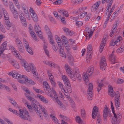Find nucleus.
<instances>
[{"instance_id":"obj_49","label":"nucleus","mask_w":124,"mask_h":124,"mask_svg":"<svg viewBox=\"0 0 124 124\" xmlns=\"http://www.w3.org/2000/svg\"><path fill=\"white\" fill-rule=\"evenodd\" d=\"M74 74L75 77L76 78H79V79H80L81 78L80 75L78 72L75 71Z\"/></svg>"},{"instance_id":"obj_59","label":"nucleus","mask_w":124,"mask_h":124,"mask_svg":"<svg viewBox=\"0 0 124 124\" xmlns=\"http://www.w3.org/2000/svg\"><path fill=\"white\" fill-rule=\"evenodd\" d=\"M25 16L29 15V13L28 10H26V8L23 9Z\"/></svg>"},{"instance_id":"obj_17","label":"nucleus","mask_w":124,"mask_h":124,"mask_svg":"<svg viewBox=\"0 0 124 124\" xmlns=\"http://www.w3.org/2000/svg\"><path fill=\"white\" fill-rule=\"evenodd\" d=\"M57 102L58 104L60 105V108L63 110H66V107L64 105L62 102L60 100L58 99H56Z\"/></svg>"},{"instance_id":"obj_16","label":"nucleus","mask_w":124,"mask_h":124,"mask_svg":"<svg viewBox=\"0 0 124 124\" xmlns=\"http://www.w3.org/2000/svg\"><path fill=\"white\" fill-rule=\"evenodd\" d=\"M63 30L67 35L72 36L74 34L73 32L72 31L69 30V29L66 27H63L62 28Z\"/></svg>"},{"instance_id":"obj_52","label":"nucleus","mask_w":124,"mask_h":124,"mask_svg":"<svg viewBox=\"0 0 124 124\" xmlns=\"http://www.w3.org/2000/svg\"><path fill=\"white\" fill-rule=\"evenodd\" d=\"M43 62L46 65H47L49 66H51V67H52V62L50 61H44Z\"/></svg>"},{"instance_id":"obj_31","label":"nucleus","mask_w":124,"mask_h":124,"mask_svg":"<svg viewBox=\"0 0 124 124\" xmlns=\"http://www.w3.org/2000/svg\"><path fill=\"white\" fill-rule=\"evenodd\" d=\"M58 83V84L59 86V87L61 89V90L62 92H63V90L64 91V92H65V90L64 89V88L63 87V86H64L62 83L60 81H58L57 82Z\"/></svg>"},{"instance_id":"obj_4","label":"nucleus","mask_w":124,"mask_h":124,"mask_svg":"<svg viewBox=\"0 0 124 124\" xmlns=\"http://www.w3.org/2000/svg\"><path fill=\"white\" fill-rule=\"evenodd\" d=\"M19 113L18 116L24 120H28L29 121L31 120V117L29 115L27 111L20 108L19 109Z\"/></svg>"},{"instance_id":"obj_10","label":"nucleus","mask_w":124,"mask_h":124,"mask_svg":"<svg viewBox=\"0 0 124 124\" xmlns=\"http://www.w3.org/2000/svg\"><path fill=\"white\" fill-rule=\"evenodd\" d=\"M19 17L21 23L23 26L26 27L27 24V22L26 21V18L23 14L21 13L19 15Z\"/></svg>"},{"instance_id":"obj_40","label":"nucleus","mask_w":124,"mask_h":124,"mask_svg":"<svg viewBox=\"0 0 124 124\" xmlns=\"http://www.w3.org/2000/svg\"><path fill=\"white\" fill-rule=\"evenodd\" d=\"M59 52L60 55L62 57H64L66 58V54L63 51H62L61 49L59 50Z\"/></svg>"},{"instance_id":"obj_62","label":"nucleus","mask_w":124,"mask_h":124,"mask_svg":"<svg viewBox=\"0 0 124 124\" xmlns=\"http://www.w3.org/2000/svg\"><path fill=\"white\" fill-rule=\"evenodd\" d=\"M115 105L116 108V110L117 111L120 108V103H119L115 104Z\"/></svg>"},{"instance_id":"obj_61","label":"nucleus","mask_w":124,"mask_h":124,"mask_svg":"<svg viewBox=\"0 0 124 124\" xmlns=\"http://www.w3.org/2000/svg\"><path fill=\"white\" fill-rule=\"evenodd\" d=\"M59 47H60V48L61 49H62V50H63V47H62V45L63 44V42H62V41L61 42H60L59 43H57Z\"/></svg>"},{"instance_id":"obj_33","label":"nucleus","mask_w":124,"mask_h":124,"mask_svg":"<svg viewBox=\"0 0 124 124\" xmlns=\"http://www.w3.org/2000/svg\"><path fill=\"white\" fill-rule=\"evenodd\" d=\"M20 52L22 53H23L24 52V48L23 46V44H21L20 45H18L17 46Z\"/></svg>"},{"instance_id":"obj_29","label":"nucleus","mask_w":124,"mask_h":124,"mask_svg":"<svg viewBox=\"0 0 124 124\" xmlns=\"http://www.w3.org/2000/svg\"><path fill=\"white\" fill-rule=\"evenodd\" d=\"M44 29L46 33L48 34V36L52 34L49 28L47 25H46L44 27Z\"/></svg>"},{"instance_id":"obj_64","label":"nucleus","mask_w":124,"mask_h":124,"mask_svg":"<svg viewBox=\"0 0 124 124\" xmlns=\"http://www.w3.org/2000/svg\"><path fill=\"white\" fill-rule=\"evenodd\" d=\"M68 76L70 77L71 79L73 78L74 77H75L74 74H73V73L72 72H70L69 73H68Z\"/></svg>"},{"instance_id":"obj_28","label":"nucleus","mask_w":124,"mask_h":124,"mask_svg":"<svg viewBox=\"0 0 124 124\" xmlns=\"http://www.w3.org/2000/svg\"><path fill=\"white\" fill-rule=\"evenodd\" d=\"M39 99L43 103H48V101L46 99V98L42 95H39Z\"/></svg>"},{"instance_id":"obj_55","label":"nucleus","mask_w":124,"mask_h":124,"mask_svg":"<svg viewBox=\"0 0 124 124\" xmlns=\"http://www.w3.org/2000/svg\"><path fill=\"white\" fill-rule=\"evenodd\" d=\"M55 38L57 43H59L62 41L60 38L57 35L55 36Z\"/></svg>"},{"instance_id":"obj_3","label":"nucleus","mask_w":124,"mask_h":124,"mask_svg":"<svg viewBox=\"0 0 124 124\" xmlns=\"http://www.w3.org/2000/svg\"><path fill=\"white\" fill-rule=\"evenodd\" d=\"M98 109L97 107L95 106L94 107L92 114V117L93 119H94L97 116L96 124H101V117L100 114L98 112Z\"/></svg>"},{"instance_id":"obj_12","label":"nucleus","mask_w":124,"mask_h":124,"mask_svg":"<svg viewBox=\"0 0 124 124\" xmlns=\"http://www.w3.org/2000/svg\"><path fill=\"white\" fill-rule=\"evenodd\" d=\"M109 110H108V108L107 106L105 105L103 113V119L105 121H106L107 120L108 113V112L109 113L110 112H111L110 110H109Z\"/></svg>"},{"instance_id":"obj_63","label":"nucleus","mask_w":124,"mask_h":124,"mask_svg":"<svg viewBox=\"0 0 124 124\" xmlns=\"http://www.w3.org/2000/svg\"><path fill=\"white\" fill-rule=\"evenodd\" d=\"M83 24V23L81 21H77L76 22V25L78 26H82Z\"/></svg>"},{"instance_id":"obj_32","label":"nucleus","mask_w":124,"mask_h":124,"mask_svg":"<svg viewBox=\"0 0 124 124\" xmlns=\"http://www.w3.org/2000/svg\"><path fill=\"white\" fill-rule=\"evenodd\" d=\"M48 38H49V43H50L52 45L54 44V42L53 39V36L52 34L49 35L48 36Z\"/></svg>"},{"instance_id":"obj_34","label":"nucleus","mask_w":124,"mask_h":124,"mask_svg":"<svg viewBox=\"0 0 124 124\" xmlns=\"http://www.w3.org/2000/svg\"><path fill=\"white\" fill-rule=\"evenodd\" d=\"M41 29H39V38L42 40L45 41V38L43 36V33L41 31Z\"/></svg>"},{"instance_id":"obj_46","label":"nucleus","mask_w":124,"mask_h":124,"mask_svg":"<svg viewBox=\"0 0 124 124\" xmlns=\"http://www.w3.org/2000/svg\"><path fill=\"white\" fill-rule=\"evenodd\" d=\"M87 14V12L83 11L79 14V16L81 18H83Z\"/></svg>"},{"instance_id":"obj_11","label":"nucleus","mask_w":124,"mask_h":124,"mask_svg":"<svg viewBox=\"0 0 124 124\" xmlns=\"http://www.w3.org/2000/svg\"><path fill=\"white\" fill-rule=\"evenodd\" d=\"M9 49L11 50L12 52L13 53L14 55H15L16 57L20 59H21V56L18 53L13 46L9 45Z\"/></svg>"},{"instance_id":"obj_24","label":"nucleus","mask_w":124,"mask_h":124,"mask_svg":"<svg viewBox=\"0 0 124 124\" xmlns=\"http://www.w3.org/2000/svg\"><path fill=\"white\" fill-rule=\"evenodd\" d=\"M122 38L120 36H118L116 40L115 41V45L118 46L120 45L121 43V40H122Z\"/></svg>"},{"instance_id":"obj_15","label":"nucleus","mask_w":124,"mask_h":124,"mask_svg":"<svg viewBox=\"0 0 124 124\" xmlns=\"http://www.w3.org/2000/svg\"><path fill=\"white\" fill-rule=\"evenodd\" d=\"M7 44V41H4L2 44L1 46L0 47V56L1 54H2L4 51L6 49H7L6 46Z\"/></svg>"},{"instance_id":"obj_13","label":"nucleus","mask_w":124,"mask_h":124,"mask_svg":"<svg viewBox=\"0 0 124 124\" xmlns=\"http://www.w3.org/2000/svg\"><path fill=\"white\" fill-rule=\"evenodd\" d=\"M27 98L29 100L32 102L31 104H33V105H32V107L34 108V110L37 114L38 115L39 112H38V107H37V105L33 103V102L34 101H35L34 99L30 96H28Z\"/></svg>"},{"instance_id":"obj_27","label":"nucleus","mask_w":124,"mask_h":124,"mask_svg":"<svg viewBox=\"0 0 124 124\" xmlns=\"http://www.w3.org/2000/svg\"><path fill=\"white\" fill-rule=\"evenodd\" d=\"M100 4V2L98 1L94 5L92 6V8L93 10L95 11H96L97 8L99 7V5Z\"/></svg>"},{"instance_id":"obj_30","label":"nucleus","mask_w":124,"mask_h":124,"mask_svg":"<svg viewBox=\"0 0 124 124\" xmlns=\"http://www.w3.org/2000/svg\"><path fill=\"white\" fill-rule=\"evenodd\" d=\"M92 51H90V50H87V56L86 59H90L92 57Z\"/></svg>"},{"instance_id":"obj_41","label":"nucleus","mask_w":124,"mask_h":124,"mask_svg":"<svg viewBox=\"0 0 124 124\" xmlns=\"http://www.w3.org/2000/svg\"><path fill=\"white\" fill-rule=\"evenodd\" d=\"M67 88H66V89H67V90L66 91L67 92H66V91H65V92H64V91H63V93H64V94L66 96H67V97H66L68 99H69V98H70V97L69 96V93H71V90H70V92H69L68 91Z\"/></svg>"},{"instance_id":"obj_23","label":"nucleus","mask_w":124,"mask_h":124,"mask_svg":"<svg viewBox=\"0 0 124 124\" xmlns=\"http://www.w3.org/2000/svg\"><path fill=\"white\" fill-rule=\"evenodd\" d=\"M76 121L79 124H83V122L81 117L78 116H77L75 117Z\"/></svg>"},{"instance_id":"obj_35","label":"nucleus","mask_w":124,"mask_h":124,"mask_svg":"<svg viewBox=\"0 0 124 124\" xmlns=\"http://www.w3.org/2000/svg\"><path fill=\"white\" fill-rule=\"evenodd\" d=\"M124 51V47L121 46V47L118 49L116 51V52L117 53H122Z\"/></svg>"},{"instance_id":"obj_51","label":"nucleus","mask_w":124,"mask_h":124,"mask_svg":"<svg viewBox=\"0 0 124 124\" xmlns=\"http://www.w3.org/2000/svg\"><path fill=\"white\" fill-rule=\"evenodd\" d=\"M124 82V80L118 78L116 81V83L117 84H122Z\"/></svg>"},{"instance_id":"obj_9","label":"nucleus","mask_w":124,"mask_h":124,"mask_svg":"<svg viewBox=\"0 0 124 124\" xmlns=\"http://www.w3.org/2000/svg\"><path fill=\"white\" fill-rule=\"evenodd\" d=\"M101 69L102 70H104L106 69L107 64L106 61V59L104 57L102 58L100 62Z\"/></svg>"},{"instance_id":"obj_7","label":"nucleus","mask_w":124,"mask_h":124,"mask_svg":"<svg viewBox=\"0 0 124 124\" xmlns=\"http://www.w3.org/2000/svg\"><path fill=\"white\" fill-rule=\"evenodd\" d=\"M93 89V85L92 84L90 83L89 84V88L87 92V98L89 100H92L93 98L92 91Z\"/></svg>"},{"instance_id":"obj_57","label":"nucleus","mask_w":124,"mask_h":124,"mask_svg":"<svg viewBox=\"0 0 124 124\" xmlns=\"http://www.w3.org/2000/svg\"><path fill=\"white\" fill-rule=\"evenodd\" d=\"M0 30L3 32H5V30L3 25L1 24L0 25Z\"/></svg>"},{"instance_id":"obj_22","label":"nucleus","mask_w":124,"mask_h":124,"mask_svg":"<svg viewBox=\"0 0 124 124\" xmlns=\"http://www.w3.org/2000/svg\"><path fill=\"white\" fill-rule=\"evenodd\" d=\"M5 27L8 30L9 29L10 27H11L12 25L10 21L9 20H5Z\"/></svg>"},{"instance_id":"obj_45","label":"nucleus","mask_w":124,"mask_h":124,"mask_svg":"<svg viewBox=\"0 0 124 124\" xmlns=\"http://www.w3.org/2000/svg\"><path fill=\"white\" fill-rule=\"evenodd\" d=\"M117 25L116 24H114L111 30V31L114 33L116 31L117 29Z\"/></svg>"},{"instance_id":"obj_5","label":"nucleus","mask_w":124,"mask_h":124,"mask_svg":"<svg viewBox=\"0 0 124 124\" xmlns=\"http://www.w3.org/2000/svg\"><path fill=\"white\" fill-rule=\"evenodd\" d=\"M62 78L66 88H68V91L70 92L71 90V86L69 79L65 75H62Z\"/></svg>"},{"instance_id":"obj_60","label":"nucleus","mask_w":124,"mask_h":124,"mask_svg":"<svg viewBox=\"0 0 124 124\" xmlns=\"http://www.w3.org/2000/svg\"><path fill=\"white\" fill-rule=\"evenodd\" d=\"M44 42V44L43 45V47L44 50V49H47V44L46 42V41L45 40V41H43Z\"/></svg>"},{"instance_id":"obj_50","label":"nucleus","mask_w":124,"mask_h":124,"mask_svg":"<svg viewBox=\"0 0 124 124\" xmlns=\"http://www.w3.org/2000/svg\"><path fill=\"white\" fill-rule=\"evenodd\" d=\"M9 8L11 12H14L16 11V10L14 8V5L13 4H11L9 5Z\"/></svg>"},{"instance_id":"obj_56","label":"nucleus","mask_w":124,"mask_h":124,"mask_svg":"<svg viewBox=\"0 0 124 124\" xmlns=\"http://www.w3.org/2000/svg\"><path fill=\"white\" fill-rule=\"evenodd\" d=\"M33 16H31L33 20L35 22H36L38 21V17L37 16L36 14H35Z\"/></svg>"},{"instance_id":"obj_2","label":"nucleus","mask_w":124,"mask_h":124,"mask_svg":"<svg viewBox=\"0 0 124 124\" xmlns=\"http://www.w3.org/2000/svg\"><path fill=\"white\" fill-rule=\"evenodd\" d=\"M111 108L114 117L112 118L111 122L113 124H119L121 121V119L122 118L121 114L120 112L116 113V114L115 113L113 105L111 106Z\"/></svg>"},{"instance_id":"obj_18","label":"nucleus","mask_w":124,"mask_h":124,"mask_svg":"<svg viewBox=\"0 0 124 124\" xmlns=\"http://www.w3.org/2000/svg\"><path fill=\"white\" fill-rule=\"evenodd\" d=\"M108 94L112 97L115 95L114 92L113 91V88L111 86L109 85L108 88Z\"/></svg>"},{"instance_id":"obj_48","label":"nucleus","mask_w":124,"mask_h":124,"mask_svg":"<svg viewBox=\"0 0 124 124\" xmlns=\"http://www.w3.org/2000/svg\"><path fill=\"white\" fill-rule=\"evenodd\" d=\"M14 12H16L15 13L14 12H12L13 14L14 17L15 19H17L18 18V12L17 10H16V11H15Z\"/></svg>"},{"instance_id":"obj_37","label":"nucleus","mask_w":124,"mask_h":124,"mask_svg":"<svg viewBox=\"0 0 124 124\" xmlns=\"http://www.w3.org/2000/svg\"><path fill=\"white\" fill-rule=\"evenodd\" d=\"M29 11L30 12V14L31 16H34V15H35V14H36L35 13L34 10L31 8H30L29 10Z\"/></svg>"},{"instance_id":"obj_21","label":"nucleus","mask_w":124,"mask_h":124,"mask_svg":"<svg viewBox=\"0 0 124 124\" xmlns=\"http://www.w3.org/2000/svg\"><path fill=\"white\" fill-rule=\"evenodd\" d=\"M106 42L105 39H103L101 41L100 46V51L101 53L102 51Z\"/></svg>"},{"instance_id":"obj_43","label":"nucleus","mask_w":124,"mask_h":124,"mask_svg":"<svg viewBox=\"0 0 124 124\" xmlns=\"http://www.w3.org/2000/svg\"><path fill=\"white\" fill-rule=\"evenodd\" d=\"M15 5L17 7V8L18 9H20V6L19 3L18 1V0H16L15 1H13Z\"/></svg>"},{"instance_id":"obj_6","label":"nucleus","mask_w":124,"mask_h":124,"mask_svg":"<svg viewBox=\"0 0 124 124\" xmlns=\"http://www.w3.org/2000/svg\"><path fill=\"white\" fill-rule=\"evenodd\" d=\"M43 85L44 90L47 93L48 95L52 97L53 94L51 93V90L47 83L46 82H44L43 83Z\"/></svg>"},{"instance_id":"obj_54","label":"nucleus","mask_w":124,"mask_h":124,"mask_svg":"<svg viewBox=\"0 0 124 124\" xmlns=\"http://www.w3.org/2000/svg\"><path fill=\"white\" fill-rule=\"evenodd\" d=\"M52 47L53 50L55 52L57 51L58 47L56 45L54 44L52 45Z\"/></svg>"},{"instance_id":"obj_39","label":"nucleus","mask_w":124,"mask_h":124,"mask_svg":"<svg viewBox=\"0 0 124 124\" xmlns=\"http://www.w3.org/2000/svg\"><path fill=\"white\" fill-rule=\"evenodd\" d=\"M8 99L9 100L10 102L12 103V105L14 106H16V102L15 101L13 100L12 98L10 97H9L8 98Z\"/></svg>"},{"instance_id":"obj_14","label":"nucleus","mask_w":124,"mask_h":124,"mask_svg":"<svg viewBox=\"0 0 124 124\" xmlns=\"http://www.w3.org/2000/svg\"><path fill=\"white\" fill-rule=\"evenodd\" d=\"M114 51H113L112 54H110L109 56V58L111 60V62L113 64L117 62V61L116 60V57L115 55L114 54Z\"/></svg>"},{"instance_id":"obj_38","label":"nucleus","mask_w":124,"mask_h":124,"mask_svg":"<svg viewBox=\"0 0 124 124\" xmlns=\"http://www.w3.org/2000/svg\"><path fill=\"white\" fill-rule=\"evenodd\" d=\"M39 27V24L38 23H36L34 27V29L35 32L38 34H39V30L38 29V27Z\"/></svg>"},{"instance_id":"obj_58","label":"nucleus","mask_w":124,"mask_h":124,"mask_svg":"<svg viewBox=\"0 0 124 124\" xmlns=\"http://www.w3.org/2000/svg\"><path fill=\"white\" fill-rule=\"evenodd\" d=\"M91 13L88 14L85 17V21H88L90 19V17L91 16Z\"/></svg>"},{"instance_id":"obj_47","label":"nucleus","mask_w":124,"mask_h":124,"mask_svg":"<svg viewBox=\"0 0 124 124\" xmlns=\"http://www.w3.org/2000/svg\"><path fill=\"white\" fill-rule=\"evenodd\" d=\"M62 39L63 41V44L66 45L67 43L66 38L64 36H62Z\"/></svg>"},{"instance_id":"obj_8","label":"nucleus","mask_w":124,"mask_h":124,"mask_svg":"<svg viewBox=\"0 0 124 124\" xmlns=\"http://www.w3.org/2000/svg\"><path fill=\"white\" fill-rule=\"evenodd\" d=\"M94 68L93 66L92 65L88 68V69L85 73L83 75V78L85 80H86L88 79L87 75L90 76L93 71Z\"/></svg>"},{"instance_id":"obj_36","label":"nucleus","mask_w":124,"mask_h":124,"mask_svg":"<svg viewBox=\"0 0 124 124\" xmlns=\"http://www.w3.org/2000/svg\"><path fill=\"white\" fill-rule=\"evenodd\" d=\"M81 116L82 117L85 118L86 114L85 113V110L83 108L81 109Z\"/></svg>"},{"instance_id":"obj_26","label":"nucleus","mask_w":124,"mask_h":124,"mask_svg":"<svg viewBox=\"0 0 124 124\" xmlns=\"http://www.w3.org/2000/svg\"><path fill=\"white\" fill-rule=\"evenodd\" d=\"M50 116L55 124H59L60 123L58 122V120L54 116L51 114L50 115Z\"/></svg>"},{"instance_id":"obj_20","label":"nucleus","mask_w":124,"mask_h":124,"mask_svg":"<svg viewBox=\"0 0 124 124\" xmlns=\"http://www.w3.org/2000/svg\"><path fill=\"white\" fill-rule=\"evenodd\" d=\"M22 77L24 79L25 81L27 82L30 84L32 85H34L35 84V83L34 81L31 79H28V77L26 76H23Z\"/></svg>"},{"instance_id":"obj_42","label":"nucleus","mask_w":124,"mask_h":124,"mask_svg":"<svg viewBox=\"0 0 124 124\" xmlns=\"http://www.w3.org/2000/svg\"><path fill=\"white\" fill-rule=\"evenodd\" d=\"M16 44L17 46L18 45H20L21 44H22V42L21 40L18 38H17L15 40Z\"/></svg>"},{"instance_id":"obj_1","label":"nucleus","mask_w":124,"mask_h":124,"mask_svg":"<svg viewBox=\"0 0 124 124\" xmlns=\"http://www.w3.org/2000/svg\"><path fill=\"white\" fill-rule=\"evenodd\" d=\"M23 66L24 67L25 69L27 72H29L31 71L32 72L34 77L38 78V74L36 72L35 67L32 64H29L26 62L23 61L22 62Z\"/></svg>"},{"instance_id":"obj_53","label":"nucleus","mask_w":124,"mask_h":124,"mask_svg":"<svg viewBox=\"0 0 124 124\" xmlns=\"http://www.w3.org/2000/svg\"><path fill=\"white\" fill-rule=\"evenodd\" d=\"M30 34L32 36V37H33L34 38V39L35 40H37L36 39V37H35V34L34 33V32L33 31H31L29 32Z\"/></svg>"},{"instance_id":"obj_25","label":"nucleus","mask_w":124,"mask_h":124,"mask_svg":"<svg viewBox=\"0 0 124 124\" xmlns=\"http://www.w3.org/2000/svg\"><path fill=\"white\" fill-rule=\"evenodd\" d=\"M39 108L40 110L42 112L43 114H44L45 115H47V111L43 106L39 104Z\"/></svg>"},{"instance_id":"obj_44","label":"nucleus","mask_w":124,"mask_h":124,"mask_svg":"<svg viewBox=\"0 0 124 124\" xmlns=\"http://www.w3.org/2000/svg\"><path fill=\"white\" fill-rule=\"evenodd\" d=\"M26 51L30 54L33 55V52L32 51L31 48L30 47L28 48L27 49H26Z\"/></svg>"},{"instance_id":"obj_19","label":"nucleus","mask_w":124,"mask_h":124,"mask_svg":"<svg viewBox=\"0 0 124 124\" xmlns=\"http://www.w3.org/2000/svg\"><path fill=\"white\" fill-rule=\"evenodd\" d=\"M2 10L5 20H8L9 19L7 11L4 8H2Z\"/></svg>"}]
</instances>
